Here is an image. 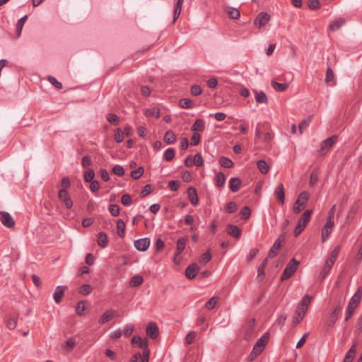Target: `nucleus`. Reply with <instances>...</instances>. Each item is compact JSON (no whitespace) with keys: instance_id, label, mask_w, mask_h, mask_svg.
<instances>
[{"instance_id":"nucleus-57","label":"nucleus","mask_w":362,"mask_h":362,"mask_svg":"<svg viewBox=\"0 0 362 362\" xmlns=\"http://www.w3.org/2000/svg\"><path fill=\"white\" fill-rule=\"evenodd\" d=\"M109 211L113 216H117L119 214V206L117 204L109 206Z\"/></svg>"},{"instance_id":"nucleus-30","label":"nucleus","mask_w":362,"mask_h":362,"mask_svg":"<svg viewBox=\"0 0 362 362\" xmlns=\"http://www.w3.org/2000/svg\"><path fill=\"white\" fill-rule=\"evenodd\" d=\"M205 128V123L204 120L201 119H197L191 127L192 131L194 132H203Z\"/></svg>"},{"instance_id":"nucleus-26","label":"nucleus","mask_w":362,"mask_h":362,"mask_svg":"<svg viewBox=\"0 0 362 362\" xmlns=\"http://www.w3.org/2000/svg\"><path fill=\"white\" fill-rule=\"evenodd\" d=\"M115 311L112 310H109L105 312L100 317L99 320L100 324H105L107 322H109L112 320L115 315Z\"/></svg>"},{"instance_id":"nucleus-15","label":"nucleus","mask_w":362,"mask_h":362,"mask_svg":"<svg viewBox=\"0 0 362 362\" xmlns=\"http://www.w3.org/2000/svg\"><path fill=\"white\" fill-rule=\"evenodd\" d=\"M159 333L158 327L157 325L153 322H151L148 323L147 328H146V334L147 335L152 339H155L157 338Z\"/></svg>"},{"instance_id":"nucleus-31","label":"nucleus","mask_w":362,"mask_h":362,"mask_svg":"<svg viewBox=\"0 0 362 362\" xmlns=\"http://www.w3.org/2000/svg\"><path fill=\"white\" fill-rule=\"evenodd\" d=\"M144 282V279L141 275L136 274L129 281V285L132 287H137L141 285Z\"/></svg>"},{"instance_id":"nucleus-4","label":"nucleus","mask_w":362,"mask_h":362,"mask_svg":"<svg viewBox=\"0 0 362 362\" xmlns=\"http://www.w3.org/2000/svg\"><path fill=\"white\" fill-rule=\"evenodd\" d=\"M309 199H310V194L306 191L302 192L299 194L296 201L295 202V204H294V206L293 208V213L297 214H299L300 212H301L305 209V205H306L307 202H308Z\"/></svg>"},{"instance_id":"nucleus-51","label":"nucleus","mask_w":362,"mask_h":362,"mask_svg":"<svg viewBox=\"0 0 362 362\" xmlns=\"http://www.w3.org/2000/svg\"><path fill=\"white\" fill-rule=\"evenodd\" d=\"M311 122V118L310 117H308L307 119H303L298 125V129H299V132H300V134H301L303 133V131L306 129L310 123Z\"/></svg>"},{"instance_id":"nucleus-42","label":"nucleus","mask_w":362,"mask_h":362,"mask_svg":"<svg viewBox=\"0 0 362 362\" xmlns=\"http://www.w3.org/2000/svg\"><path fill=\"white\" fill-rule=\"evenodd\" d=\"M226 182V177L223 173H218L216 175V185L218 187H223Z\"/></svg>"},{"instance_id":"nucleus-2","label":"nucleus","mask_w":362,"mask_h":362,"mask_svg":"<svg viewBox=\"0 0 362 362\" xmlns=\"http://www.w3.org/2000/svg\"><path fill=\"white\" fill-rule=\"evenodd\" d=\"M312 297L309 295H305L303 296L302 300L300 301L298 305L296 312L295 316L293 317V324L296 325L298 324L305 317L308 308L311 303Z\"/></svg>"},{"instance_id":"nucleus-16","label":"nucleus","mask_w":362,"mask_h":362,"mask_svg":"<svg viewBox=\"0 0 362 362\" xmlns=\"http://www.w3.org/2000/svg\"><path fill=\"white\" fill-rule=\"evenodd\" d=\"M255 101L259 104L268 105L269 100L267 94L262 90H253Z\"/></svg>"},{"instance_id":"nucleus-47","label":"nucleus","mask_w":362,"mask_h":362,"mask_svg":"<svg viewBox=\"0 0 362 362\" xmlns=\"http://www.w3.org/2000/svg\"><path fill=\"white\" fill-rule=\"evenodd\" d=\"M175 153L174 149L169 148L166 149L165 151L164 152V155H163L164 159L166 160L167 161H170L175 157Z\"/></svg>"},{"instance_id":"nucleus-20","label":"nucleus","mask_w":362,"mask_h":362,"mask_svg":"<svg viewBox=\"0 0 362 362\" xmlns=\"http://www.w3.org/2000/svg\"><path fill=\"white\" fill-rule=\"evenodd\" d=\"M242 185V181L238 177H232L229 180V188L233 192H237Z\"/></svg>"},{"instance_id":"nucleus-35","label":"nucleus","mask_w":362,"mask_h":362,"mask_svg":"<svg viewBox=\"0 0 362 362\" xmlns=\"http://www.w3.org/2000/svg\"><path fill=\"white\" fill-rule=\"evenodd\" d=\"M117 234L119 237L122 238L125 234V223L122 219L117 221Z\"/></svg>"},{"instance_id":"nucleus-52","label":"nucleus","mask_w":362,"mask_h":362,"mask_svg":"<svg viewBox=\"0 0 362 362\" xmlns=\"http://www.w3.org/2000/svg\"><path fill=\"white\" fill-rule=\"evenodd\" d=\"M95 177V173L93 170L88 169L86 172L84 173V180L87 182H90L93 180V178Z\"/></svg>"},{"instance_id":"nucleus-28","label":"nucleus","mask_w":362,"mask_h":362,"mask_svg":"<svg viewBox=\"0 0 362 362\" xmlns=\"http://www.w3.org/2000/svg\"><path fill=\"white\" fill-rule=\"evenodd\" d=\"M356 352V344H354L346 352L343 362H352Z\"/></svg>"},{"instance_id":"nucleus-32","label":"nucleus","mask_w":362,"mask_h":362,"mask_svg":"<svg viewBox=\"0 0 362 362\" xmlns=\"http://www.w3.org/2000/svg\"><path fill=\"white\" fill-rule=\"evenodd\" d=\"M271 84H272V88L276 91H279V92L285 91L288 88V83H278V82H276L275 81H272Z\"/></svg>"},{"instance_id":"nucleus-56","label":"nucleus","mask_w":362,"mask_h":362,"mask_svg":"<svg viewBox=\"0 0 362 362\" xmlns=\"http://www.w3.org/2000/svg\"><path fill=\"white\" fill-rule=\"evenodd\" d=\"M240 214L243 219H248L251 215L250 209L248 206H244L240 211Z\"/></svg>"},{"instance_id":"nucleus-1","label":"nucleus","mask_w":362,"mask_h":362,"mask_svg":"<svg viewBox=\"0 0 362 362\" xmlns=\"http://www.w3.org/2000/svg\"><path fill=\"white\" fill-rule=\"evenodd\" d=\"M265 144H269L273 139L269 124L267 122L257 123L255 128V143H257L260 139Z\"/></svg>"},{"instance_id":"nucleus-59","label":"nucleus","mask_w":362,"mask_h":362,"mask_svg":"<svg viewBox=\"0 0 362 362\" xmlns=\"http://www.w3.org/2000/svg\"><path fill=\"white\" fill-rule=\"evenodd\" d=\"M226 210L228 213L232 214L237 210V204L234 202H230L226 204Z\"/></svg>"},{"instance_id":"nucleus-50","label":"nucleus","mask_w":362,"mask_h":362,"mask_svg":"<svg viewBox=\"0 0 362 362\" xmlns=\"http://www.w3.org/2000/svg\"><path fill=\"white\" fill-rule=\"evenodd\" d=\"M93 291V288L90 284H83L80 288V293L86 296L90 294Z\"/></svg>"},{"instance_id":"nucleus-40","label":"nucleus","mask_w":362,"mask_h":362,"mask_svg":"<svg viewBox=\"0 0 362 362\" xmlns=\"http://www.w3.org/2000/svg\"><path fill=\"white\" fill-rule=\"evenodd\" d=\"M332 267L329 266L328 264L325 263L323 268L322 269L320 274L319 279L320 281H323L326 276L329 273Z\"/></svg>"},{"instance_id":"nucleus-43","label":"nucleus","mask_w":362,"mask_h":362,"mask_svg":"<svg viewBox=\"0 0 362 362\" xmlns=\"http://www.w3.org/2000/svg\"><path fill=\"white\" fill-rule=\"evenodd\" d=\"M27 18H28V16L25 15L18 21L17 27H16V32L18 34V37H20V35H21L23 27L25 23L26 22Z\"/></svg>"},{"instance_id":"nucleus-55","label":"nucleus","mask_w":362,"mask_h":362,"mask_svg":"<svg viewBox=\"0 0 362 362\" xmlns=\"http://www.w3.org/2000/svg\"><path fill=\"white\" fill-rule=\"evenodd\" d=\"M107 120L114 125H118L119 124V117L115 114H108Z\"/></svg>"},{"instance_id":"nucleus-48","label":"nucleus","mask_w":362,"mask_h":362,"mask_svg":"<svg viewBox=\"0 0 362 362\" xmlns=\"http://www.w3.org/2000/svg\"><path fill=\"white\" fill-rule=\"evenodd\" d=\"M121 203L125 206H129L132 204V199L130 194H124L121 198Z\"/></svg>"},{"instance_id":"nucleus-53","label":"nucleus","mask_w":362,"mask_h":362,"mask_svg":"<svg viewBox=\"0 0 362 362\" xmlns=\"http://www.w3.org/2000/svg\"><path fill=\"white\" fill-rule=\"evenodd\" d=\"M112 173L119 177H122L124 175V169L122 165H116L112 168Z\"/></svg>"},{"instance_id":"nucleus-6","label":"nucleus","mask_w":362,"mask_h":362,"mask_svg":"<svg viewBox=\"0 0 362 362\" xmlns=\"http://www.w3.org/2000/svg\"><path fill=\"white\" fill-rule=\"evenodd\" d=\"M337 138L338 136L337 135H333L322 141L320 144V149L319 150V154L320 156L326 154L337 141Z\"/></svg>"},{"instance_id":"nucleus-36","label":"nucleus","mask_w":362,"mask_h":362,"mask_svg":"<svg viewBox=\"0 0 362 362\" xmlns=\"http://www.w3.org/2000/svg\"><path fill=\"white\" fill-rule=\"evenodd\" d=\"M144 115L146 116V117H160V109L158 107H153V108H149V109H146L145 110V112H144Z\"/></svg>"},{"instance_id":"nucleus-60","label":"nucleus","mask_w":362,"mask_h":362,"mask_svg":"<svg viewBox=\"0 0 362 362\" xmlns=\"http://www.w3.org/2000/svg\"><path fill=\"white\" fill-rule=\"evenodd\" d=\"M321 4L319 0H310L308 6L312 10H316L320 8Z\"/></svg>"},{"instance_id":"nucleus-54","label":"nucleus","mask_w":362,"mask_h":362,"mask_svg":"<svg viewBox=\"0 0 362 362\" xmlns=\"http://www.w3.org/2000/svg\"><path fill=\"white\" fill-rule=\"evenodd\" d=\"M86 310V307L84 305L83 301H79L78 302L76 307V313L78 315H84V310Z\"/></svg>"},{"instance_id":"nucleus-27","label":"nucleus","mask_w":362,"mask_h":362,"mask_svg":"<svg viewBox=\"0 0 362 362\" xmlns=\"http://www.w3.org/2000/svg\"><path fill=\"white\" fill-rule=\"evenodd\" d=\"M98 244L103 248H105L108 245V238L104 232H100L98 234Z\"/></svg>"},{"instance_id":"nucleus-10","label":"nucleus","mask_w":362,"mask_h":362,"mask_svg":"<svg viewBox=\"0 0 362 362\" xmlns=\"http://www.w3.org/2000/svg\"><path fill=\"white\" fill-rule=\"evenodd\" d=\"M285 239L284 235H281L279 238L274 242L272 247L269 251L267 258H273L277 255V251L281 247V241H284Z\"/></svg>"},{"instance_id":"nucleus-39","label":"nucleus","mask_w":362,"mask_h":362,"mask_svg":"<svg viewBox=\"0 0 362 362\" xmlns=\"http://www.w3.org/2000/svg\"><path fill=\"white\" fill-rule=\"evenodd\" d=\"M227 13L228 17L232 19L236 20L240 17V11L235 8H228V9L227 10Z\"/></svg>"},{"instance_id":"nucleus-58","label":"nucleus","mask_w":362,"mask_h":362,"mask_svg":"<svg viewBox=\"0 0 362 362\" xmlns=\"http://www.w3.org/2000/svg\"><path fill=\"white\" fill-rule=\"evenodd\" d=\"M71 182L70 180L68 177H64L62 178L61 182V187L62 188L60 189H64L65 191H67V189L70 187Z\"/></svg>"},{"instance_id":"nucleus-23","label":"nucleus","mask_w":362,"mask_h":362,"mask_svg":"<svg viewBox=\"0 0 362 362\" xmlns=\"http://www.w3.org/2000/svg\"><path fill=\"white\" fill-rule=\"evenodd\" d=\"M312 214V210H306L305 211H304L303 214L301 215L300 218H299L298 223L300 224L302 226L305 228V226L310 220V216Z\"/></svg>"},{"instance_id":"nucleus-41","label":"nucleus","mask_w":362,"mask_h":362,"mask_svg":"<svg viewBox=\"0 0 362 362\" xmlns=\"http://www.w3.org/2000/svg\"><path fill=\"white\" fill-rule=\"evenodd\" d=\"M219 163L222 167L226 168H230L233 166V161L224 156H222L219 158Z\"/></svg>"},{"instance_id":"nucleus-29","label":"nucleus","mask_w":362,"mask_h":362,"mask_svg":"<svg viewBox=\"0 0 362 362\" xmlns=\"http://www.w3.org/2000/svg\"><path fill=\"white\" fill-rule=\"evenodd\" d=\"M163 140L167 144H172L176 141V136L173 131L168 130L165 135Z\"/></svg>"},{"instance_id":"nucleus-25","label":"nucleus","mask_w":362,"mask_h":362,"mask_svg":"<svg viewBox=\"0 0 362 362\" xmlns=\"http://www.w3.org/2000/svg\"><path fill=\"white\" fill-rule=\"evenodd\" d=\"M345 23H346V21L344 18H338L329 24V28L332 31L334 32V31H337V30H339Z\"/></svg>"},{"instance_id":"nucleus-33","label":"nucleus","mask_w":362,"mask_h":362,"mask_svg":"<svg viewBox=\"0 0 362 362\" xmlns=\"http://www.w3.org/2000/svg\"><path fill=\"white\" fill-rule=\"evenodd\" d=\"M359 206L357 203H354L350 208L349 211L346 216V220L351 221L353 220L355 217V215L357 214Z\"/></svg>"},{"instance_id":"nucleus-12","label":"nucleus","mask_w":362,"mask_h":362,"mask_svg":"<svg viewBox=\"0 0 362 362\" xmlns=\"http://www.w3.org/2000/svg\"><path fill=\"white\" fill-rule=\"evenodd\" d=\"M341 310H342V305L340 303H339L336 306L334 311L331 313L330 316L329 317L327 325L329 327H332L334 326L336 321L337 320L338 316H339L340 312L341 311Z\"/></svg>"},{"instance_id":"nucleus-5","label":"nucleus","mask_w":362,"mask_h":362,"mask_svg":"<svg viewBox=\"0 0 362 362\" xmlns=\"http://www.w3.org/2000/svg\"><path fill=\"white\" fill-rule=\"evenodd\" d=\"M298 264L299 262L297 261L295 258H292L284 269L281 276V280L285 281L289 279L297 270Z\"/></svg>"},{"instance_id":"nucleus-14","label":"nucleus","mask_w":362,"mask_h":362,"mask_svg":"<svg viewBox=\"0 0 362 362\" xmlns=\"http://www.w3.org/2000/svg\"><path fill=\"white\" fill-rule=\"evenodd\" d=\"M362 298V288L359 287L358 288L356 292L354 293V295L351 297V298L349 300V303L348 305L353 307L354 308H356L358 305L360 303Z\"/></svg>"},{"instance_id":"nucleus-24","label":"nucleus","mask_w":362,"mask_h":362,"mask_svg":"<svg viewBox=\"0 0 362 362\" xmlns=\"http://www.w3.org/2000/svg\"><path fill=\"white\" fill-rule=\"evenodd\" d=\"M187 241V238H180L177 240V244H176V252H175V256L180 255L183 250L185 248L186 243Z\"/></svg>"},{"instance_id":"nucleus-13","label":"nucleus","mask_w":362,"mask_h":362,"mask_svg":"<svg viewBox=\"0 0 362 362\" xmlns=\"http://www.w3.org/2000/svg\"><path fill=\"white\" fill-rule=\"evenodd\" d=\"M150 245V239L148 238H140L135 240L134 246L139 251H146Z\"/></svg>"},{"instance_id":"nucleus-7","label":"nucleus","mask_w":362,"mask_h":362,"mask_svg":"<svg viewBox=\"0 0 362 362\" xmlns=\"http://www.w3.org/2000/svg\"><path fill=\"white\" fill-rule=\"evenodd\" d=\"M58 199L63 204L66 209H71L73 207V202L68 191L59 189L58 192Z\"/></svg>"},{"instance_id":"nucleus-3","label":"nucleus","mask_w":362,"mask_h":362,"mask_svg":"<svg viewBox=\"0 0 362 362\" xmlns=\"http://www.w3.org/2000/svg\"><path fill=\"white\" fill-rule=\"evenodd\" d=\"M269 339V334L264 333L255 344L251 353L249 355V360L253 361L257 356H259L264 349Z\"/></svg>"},{"instance_id":"nucleus-38","label":"nucleus","mask_w":362,"mask_h":362,"mask_svg":"<svg viewBox=\"0 0 362 362\" xmlns=\"http://www.w3.org/2000/svg\"><path fill=\"white\" fill-rule=\"evenodd\" d=\"M179 105L182 108H185V109H189V108L193 107V106H194L192 100L189 98L180 99L179 101Z\"/></svg>"},{"instance_id":"nucleus-45","label":"nucleus","mask_w":362,"mask_h":362,"mask_svg":"<svg viewBox=\"0 0 362 362\" xmlns=\"http://www.w3.org/2000/svg\"><path fill=\"white\" fill-rule=\"evenodd\" d=\"M219 298L217 296H213L205 304L206 308L208 310H212L216 303L218 302Z\"/></svg>"},{"instance_id":"nucleus-19","label":"nucleus","mask_w":362,"mask_h":362,"mask_svg":"<svg viewBox=\"0 0 362 362\" xmlns=\"http://www.w3.org/2000/svg\"><path fill=\"white\" fill-rule=\"evenodd\" d=\"M274 196L283 204L285 201V191L282 183H280L274 191Z\"/></svg>"},{"instance_id":"nucleus-63","label":"nucleus","mask_w":362,"mask_h":362,"mask_svg":"<svg viewBox=\"0 0 362 362\" xmlns=\"http://www.w3.org/2000/svg\"><path fill=\"white\" fill-rule=\"evenodd\" d=\"M115 139L117 143H121L124 140L123 132L121 130V129L118 128L116 129Z\"/></svg>"},{"instance_id":"nucleus-9","label":"nucleus","mask_w":362,"mask_h":362,"mask_svg":"<svg viewBox=\"0 0 362 362\" xmlns=\"http://www.w3.org/2000/svg\"><path fill=\"white\" fill-rule=\"evenodd\" d=\"M0 221L8 228H12L15 226V221L8 212L1 211Z\"/></svg>"},{"instance_id":"nucleus-8","label":"nucleus","mask_w":362,"mask_h":362,"mask_svg":"<svg viewBox=\"0 0 362 362\" xmlns=\"http://www.w3.org/2000/svg\"><path fill=\"white\" fill-rule=\"evenodd\" d=\"M271 19V16L267 12H260L255 18L254 24L258 28H260L267 25Z\"/></svg>"},{"instance_id":"nucleus-21","label":"nucleus","mask_w":362,"mask_h":362,"mask_svg":"<svg viewBox=\"0 0 362 362\" xmlns=\"http://www.w3.org/2000/svg\"><path fill=\"white\" fill-rule=\"evenodd\" d=\"M187 195H188V199L190 201V202L192 203V204L195 206L198 204L199 199H198L197 190L194 187H190L188 188Z\"/></svg>"},{"instance_id":"nucleus-64","label":"nucleus","mask_w":362,"mask_h":362,"mask_svg":"<svg viewBox=\"0 0 362 362\" xmlns=\"http://www.w3.org/2000/svg\"><path fill=\"white\" fill-rule=\"evenodd\" d=\"M202 93V89L199 85H193L191 88V93L194 96H198Z\"/></svg>"},{"instance_id":"nucleus-34","label":"nucleus","mask_w":362,"mask_h":362,"mask_svg":"<svg viewBox=\"0 0 362 362\" xmlns=\"http://www.w3.org/2000/svg\"><path fill=\"white\" fill-rule=\"evenodd\" d=\"M184 2V0H177L175 9H174V13H173V23L176 21V19L179 17L181 13L182 10V5Z\"/></svg>"},{"instance_id":"nucleus-46","label":"nucleus","mask_w":362,"mask_h":362,"mask_svg":"<svg viewBox=\"0 0 362 362\" xmlns=\"http://www.w3.org/2000/svg\"><path fill=\"white\" fill-rule=\"evenodd\" d=\"M6 327L10 330H13L17 325L16 317H8L6 321Z\"/></svg>"},{"instance_id":"nucleus-44","label":"nucleus","mask_w":362,"mask_h":362,"mask_svg":"<svg viewBox=\"0 0 362 362\" xmlns=\"http://www.w3.org/2000/svg\"><path fill=\"white\" fill-rule=\"evenodd\" d=\"M144 173V168L139 167L138 168H136L131 172V177L134 180H138L143 175Z\"/></svg>"},{"instance_id":"nucleus-18","label":"nucleus","mask_w":362,"mask_h":362,"mask_svg":"<svg viewBox=\"0 0 362 362\" xmlns=\"http://www.w3.org/2000/svg\"><path fill=\"white\" fill-rule=\"evenodd\" d=\"M226 232L229 235L235 238H239L241 235V229L233 224H228L226 226Z\"/></svg>"},{"instance_id":"nucleus-49","label":"nucleus","mask_w":362,"mask_h":362,"mask_svg":"<svg viewBox=\"0 0 362 362\" xmlns=\"http://www.w3.org/2000/svg\"><path fill=\"white\" fill-rule=\"evenodd\" d=\"M267 263H268V258L267 257L263 260L262 264L257 269V276L258 277H259V276L262 277L264 276V269L267 267Z\"/></svg>"},{"instance_id":"nucleus-11","label":"nucleus","mask_w":362,"mask_h":362,"mask_svg":"<svg viewBox=\"0 0 362 362\" xmlns=\"http://www.w3.org/2000/svg\"><path fill=\"white\" fill-rule=\"evenodd\" d=\"M199 271V266L196 263H192L186 268L185 276L189 279H193L196 277Z\"/></svg>"},{"instance_id":"nucleus-37","label":"nucleus","mask_w":362,"mask_h":362,"mask_svg":"<svg viewBox=\"0 0 362 362\" xmlns=\"http://www.w3.org/2000/svg\"><path fill=\"white\" fill-rule=\"evenodd\" d=\"M257 165L259 170L262 174H267L268 173L269 168L265 160H259L257 161Z\"/></svg>"},{"instance_id":"nucleus-62","label":"nucleus","mask_w":362,"mask_h":362,"mask_svg":"<svg viewBox=\"0 0 362 362\" xmlns=\"http://www.w3.org/2000/svg\"><path fill=\"white\" fill-rule=\"evenodd\" d=\"M197 336L196 332H190L187 334V335L185 337V342L187 344H191L194 340L195 339V337Z\"/></svg>"},{"instance_id":"nucleus-22","label":"nucleus","mask_w":362,"mask_h":362,"mask_svg":"<svg viewBox=\"0 0 362 362\" xmlns=\"http://www.w3.org/2000/svg\"><path fill=\"white\" fill-rule=\"evenodd\" d=\"M325 83H327V86H334L336 84L334 74L333 70L330 67H328L327 69Z\"/></svg>"},{"instance_id":"nucleus-17","label":"nucleus","mask_w":362,"mask_h":362,"mask_svg":"<svg viewBox=\"0 0 362 362\" xmlns=\"http://www.w3.org/2000/svg\"><path fill=\"white\" fill-rule=\"evenodd\" d=\"M67 287L65 286H58L53 293L54 300L56 303H59L64 295L65 291Z\"/></svg>"},{"instance_id":"nucleus-61","label":"nucleus","mask_w":362,"mask_h":362,"mask_svg":"<svg viewBox=\"0 0 362 362\" xmlns=\"http://www.w3.org/2000/svg\"><path fill=\"white\" fill-rule=\"evenodd\" d=\"M193 163L197 166H202L203 165L204 160H203V158H202V155L200 153L195 154V156L194 157V159H193Z\"/></svg>"}]
</instances>
